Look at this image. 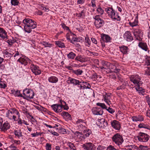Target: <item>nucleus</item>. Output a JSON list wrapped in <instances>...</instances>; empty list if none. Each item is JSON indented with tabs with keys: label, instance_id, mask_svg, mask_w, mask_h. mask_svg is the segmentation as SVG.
<instances>
[{
	"label": "nucleus",
	"instance_id": "nucleus-1",
	"mask_svg": "<svg viewBox=\"0 0 150 150\" xmlns=\"http://www.w3.org/2000/svg\"><path fill=\"white\" fill-rule=\"evenodd\" d=\"M24 24V29L25 32L30 33L33 29L37 27V23L34 20L29 18H25L22 22Z\"/></svg>",
	"mask_w": 150,
	"mask_h": 150
},
{
	"label": "nucleus",
	"instance_id": "nucleus-2",
	"mask_svg": "<svg viewBox=\"0 0 150 150\" xmlns=\"http://www.w3.org/2000/svg\"><path fill=\"white\" fill-rule=\"evenodd\" d=\"M105 9L108 16L112 19L115 20L117 21H120V17L118 15V13L117 12H115L112 8L107 7Z\"/></svg>",
	"mask_w": 150,
	"mask_h": 150
},
{
	"label": "nucleus",
	"instance_id": "nucleus-3",
	"mask_svg": "<svg viewBox=\"0 0 150 150\" xmlns=\"http://www.w3.org/2000/svg\"><path fill=\"white\" fill-rule=\"evenodd\" d=\"M102 66H96L97 68H100V69L103 71H105L107 73H110L111 72L110 69H112L114 68L115 66L111 64L110 63L103 61L102 62Z\"/></svg>",
	"mask_w": 150,
	"mask_h": 150
},
{
	"label": "nucleus",
	"instance_id": "nucleus-4",
	"mask_svg": "<svg viewBox=\"0 0 150 150\" xmlns=\"http://www.w3.org/2000/svg\"><path fill=\"white\" fill-rule=\"evenodd\" d=\"M23 94L19 95L20 97L26 99H31L33 98L34 93L33 91L30 89L26 88L23 90Z\"/></svg>",
	"mask_w": 150,
	"mask_h": 150
},
{
	"label": "nucleus",
	"instance_id": "nucleus-5",
	"mask_svg": "<svg viewBox=\"0 0 150 150\" xmlns=\"http://www.w3.org/2000/svg\"><path fill=\"white\" fill-rule=\"evenodd\" d=\"M130 81L132 82L136 86H139L141 82V78L138 75H134L131 76L129 78Z\"/></svg>",
	"mask_w": 150,
	"mask_h": 150
},
{
	"label": "nucleus",
	"instance_id": "nucleus-6",
	"mask_svg": "<svg viewBox=\"0 0 150 150\" xmlns=\"http://www.w3.org/2000/svg\"><path fill=\"white\" fill-rule=\"evenodd\" d=\"M149 137V136L147 134L142 132L139 133L138 135L137 136L138 140L142 142H147Z\"/></svg>",
	"mask_w": 150,
	"mask_h": 150
},
{
	"label": "nucleus",
	"instance_id": "nucleus-7",
	"mask_svg": "<svg viewBox=\"0 0 150 150\" xmlns=\"http://www.w3.org/2000/svg\"><path fill=\"white\" fill-rule=\"evenodd\" d=\"M112 140L116 144L118 145L122 144L124 141L122 136L119 134H115L112 137Z\"/></svg>",
	"mask_w": 150,
	"mask_h": 150
},
{
	"label": "nucleus",
	"instance_id": "nucleus-8",
	"mask_svg": "<svg viewBox=\"0 0 150 150\" xmlns=\"http://www.w3.org/2000/svg\"><path fill=\"white\" fill-rule=\"evenodd\" d=\"M30 67L32 71L35 75H38L41 74V70L38 66L32 63H30Z\"/></svg>",
	"mask_w": 150,
	"mask_h": 150
},
{
	"label": "nucleus",
	"instance_id": "nucleus-9",
	"mask_svg": "<svg viewBox=\"0 0 150 150\" xmlns=\"http://www.w3.org/2000/svg\"><path fill=\"white\" fill-rule=\"evenodd\" d=\"M133 33L137 40L139 41L142 40L143 34L141 30L139 29H135L134 30Z\"/></svg>",
	"mask_w": 150,
	"mask_h": 150
},
{
	"label": "nucleus",
	"instance_id": "nucleus-10",
	"mask_svg": "<svg viewBox=\"0 0 150 150\" xmlns=\"http://www.w3.org/2000/svg\"><path fill=\"white\" fill-rule=\"evenodd\" d=\"M94 25L97 28H99L103 25L104 21L99 16H96L94 17Z\"/></svg>",
	"mask_w": 150,
	"mask_h": 150
},
{
	"label": "nucleus",
	"instance_id": "nucleus-11",
	"mask_svg": "<svg viewBox=\"0 0 150 150\" xmlns=\"http://www.w3.org/2000/svg\"><path fill=\"white\" fill-rule=\"evenodd\" d=\"M18 61L24 66L30 64L32 63L31 60L26 57H21L18 60Z\"/></svg>",
	"mask_w": 150,
	"mask_h": 150
},
{
	"label": "nucleus",
	"instance_id": "nucleus-12",
	"mask_svg": "<svg viewBox=\"0 0 150 150\" xmlns=\"http://www.w3.org/2000/svg\"><path fill=\"white\" fill-rule=\"evenodd\" d=\"M111 124L112 127L116 130H119L121 128L120 122L116 120H113L111 121Z\"/></svg>",
	"mask_w": 150,
	"mask_h": 150
},
{
	"label": "nucleus",
	"instance_id": "nucleus-13",
	"mask_svg": "<svg viewBox=\"0 0 150 150\" xmlns=\"http://www.w3.org/2000/svg\"><path fill=\"white\" fill-rule=\"evenodd\" d=\"M51 107L56 112H60L62 111V106L60 104H55L52 105Z\"/></svg>",
	"mask_w": 150,
	"mask_h": 150
},
{
	"label": "nucleus",
	"instance_id": "nucleus-14",
	"mask_svg": "<svg viewBox=\"0 0 150 150\" xmlns=\"http://www.w3.org/2000/svg\"><path fill=\"white\" fill-rule=\"evenodd\" d=\"M7 32L3 28L0 27V37L4 40L8 39Z\"/></svg>",
	"mask_w": 150,
	"mask_h": 150
},
{
	"label": "nucleus",
	"instance_id": "nucleus-15",
	"mask_svg": "<svg viewBox=\"0 0 150 150\" xmlns=\"http://www.w3.org/2000/svg\"><path fill=\"white\" fill-rule=\"evenodd\" d=\"M13 133L15 135L16 138H17L18 139H20L22 137L23 135L22 132L20 129H16L14 130Z\"/></svg>",
	"mask_w": 150,
	"mask_h": 150
},
{
	"label": "nucleus",
	"instance_id": "nucleus-16",
	"mask_svg": "<svg viewBox=\"0 0 150 150\" xmlns=\"http://www.w3.org/2000/svg\"><path fill=\"white\" fill-rule=\"evenodd\" d=\"M79 85H80L79 87H80V88L81 89H89L91 88L90 84L87 82L81 81Z\"/></svg>",
	"mask_w": 150,
	"mask_h": 150
},
{
	"label": "nucleus",
	"instance_id": "nucleus-17",
	"mask_svg": "<svg viewBox=\"0 0 150 150\" xmlns=\"http://www.w3.org/2000/svg\"><path fill=\"white\" fill-rule=\"evenodd\" d=\"M124 38L128 41H131L133 40V38L130 32L126 31L124 34Z\"/></svg>",
	"mask_w": 150,
	"mask_h": 150
},
{
	"label": "nucleus",
	"instance_id": "nucleus-18",
	"mask_svg": "<svg viewBox=\"0 0 150 150\" xmlns=\"http://www.w3.org/2000/svg\"><path fill=\"white\" fill-rule=\"evenodd\" d=\"M111 93H105V94H103V96L105 101L109 105H110L109 103L110 102V99Z\"/></svg>",
	"mask_w": 150,
	"mask_h": 150
},
{
	"label": "nucleus",
	"instance_id": "nucleus-19",
	"mask_svg": "<svg viewBox=\"0 0 150 150\" xmlns=\"http://www.w3.org/2000/svg\"><path fill=\"white\" fill-rule=\"evenodd\" d=\"M10 125L9 123L6 121L3 124H2L1 128L0 129L1 131L5 132L10 128Z\"/></svg>",
	"mask_w": 150,
	"mask_h": 150
},
{
	"label": "nucleus",
	"instance_id": "nucleus-20",
	"mask_svg": "<svg viewBox=\"0 0 150 150\" xmlns=\"http://www.w3.org/2000/svg\"><path fill=\"white\" fill-rule=\"evenodd\" d=\"M101 38L103 42H110L111 40V38L110 36L104 34L101 35Z\"/></svg>",
	"mask_w": 150,
	"mask_h": 150
},
{
	"label": "nucleus",
	"instance_id": "nucleus-21",
	"mask_svg": "<svg viewBox=\"0 0 150 150\" xmlns=\"http://www.w3.org/2000/svg\"><path fill=\"white\" fill-rule=\"evenodd\" d=\"M8 112L10 113L12 115L16 116L17 115L18 117H20V114L17 110L15 108H11L8 110Z\"/></svg>",
	"mask_w": 150,
	"mask_h": 150
},
{
	"label": "nucleus",
	"instance_id": "nucleus-22",
	"mask_svg": "<svg viewBox=\"0 0 150 150\" xmlns=\"http://www.w3.org/2000/svg\"><path fill=\"white\" fill-rule=\"evenodd\" d=\"M74 133L80 140L84 139H85V136L83 135L82 132L76 131L74 132Z\"/></svg>",
	"mask_w": 150,
	"mask_h": 150
},
{
	"label": "nucleus",
	"instance_id": "nucleus-23",
	"mask_svg": "<svg viewBox=\"0 0 150 150\" xmlns=\"http://www.w3.org/2000/svg\"><path fill=\"white\" fill-rule=\"evenodd\" d=\"M119 48L120 52L123 54H127L128 53L129 49L127 47L123 45L122 46L119 47Z\"/></svg>",
	"mask_w": 150,
	"mask_h": 150
},
{
	"label": "nucleus",
	"instance_id": "nucleus-24",
	"mask_svg": "<svg viewBox=\"0 0 150 150\" xmlns=\"http://www.w3.org/2000/svg\"><path fill=\"white\" fill-rule=\"evenodd\" d=\"M83 147L87 150H93L92 144L90 143H87L83 144Z\"/></svg>",
	"mask_w": 150,
	"mask_h": 150
},
{
	"label": "nucleus",
	"instance_id": "nucleus-25",
	"mask_svg": "<svg viewBox=\"0 0 150 150\" xmlns=\"http://www.w3.org/2000/svg\"><path fill=\"white\" fill-rule=\"evenodd\" d=\"M6 116L9 119L11 120H13L14 121H16L17 120L16 116L12 115L10 113L8 112V110L6 112Z\"/></svg>",
	"mask_w": 150,
	"mask_h": 150
},
{
	"label": "nucleus",
	"instance_id": "nucleus-26",
	"mask_svg": "<svg viewBox=\"0 0 150 150\" xmlns=\"http://www.w3.org/2000/svg\"><path fill=\"white\" fill-rule=\"evenodd\" d=\"M132 118V121L134 122L142 121L144 120L143 116L140 115L133 116Z\"/></svg>",
	"mask_w": 150,
	"mask_h": 150
},
{
	"label": "nucleus",
	"instance_id": "nucleus-27",
	"mask_svg": "<svg viewBox=\"0 0 150 150\" xmlns=\"http://www.w3.org/2000/svg\"><path fill=\"white\" fill-rule=\"evenodd\" d=\"M48 80L51 83H56L58 81V79L56 76H52L48 77Z\"/></svg>",
	"mask_w": 150,
	"mask_h": 150
},
{
	"label": "nucleus",
	"instance_id": "nucleus-28",
	"mask_svg": "<svg viewBox=\"0 0 150 150\" xmlns=\"http://www.w3.org/2000/svg\"><path fill=\"white\" fill-rule=\"evenodd\" d=\"M139 47L142 50L147 51L148 50V47L146 43L144 42H139L138 44Z\"/></svg>",
	"mask_w": 150,
	"mask_h": 150
},
{
	"label": "nucleus",
	"instance_id": "nucleus-29",
	"mask_svg": "<svg viewBox=\"0 0 150 150\" xmlns=\"http://www.w3.org/2000/svg\"><path fill=\"white\" fill-rule=\"evenodd\" d=\"M137 91H138L139 95H142L144 96L145 94V91L144 89L142 87H140V85L139 86H137L135 87Z\"/></svg>",
	"mask_w": 150,
	"mask_h": 150
},
{
	"label": "nucleus",
	"instance_id": "nucleus-30",
	"mask_svg": "<svg viewBox=\"0 0 150 150\" xmlns=\"http://www.w3.org/2000/svg\"><path fill=\"white\" fill-rule=\"evenodd\" d=\"M61 114L67 120H70L71 118V115L67 112L63 111L61 113Z\"/></svg>",
	"mask_w": 150,
	"mask_h": 150
},
{
	"label": "nucleus",
	"instance_id": "nucleus-31",
	"mask_svg": "<svg viewBox=\"0 0 150 150\" xmlns=\"http://www.w3.org/2000/svg\"><path fill=\"white\" fill-rule=\"evenodd\" d=\"M127 150H138L139 148L134 145H128L126 146Z\"/></svg>",
	"mask_w": 150,
	"mask_h": 150
},
{
	"label": "nucleus",
	"instance_id": "nucleus-32",
	"mask_svg": "<svg viewBox=\"0 0 150 150\" xmlns=\"http://www.w3.org/2000/svg\"><path fill=\"white\" fill-rule=\"evenodd\" d=\"M95 120L96 121V125L98 126L100 128L102 127V123L104 121V119H98L97 120V118H96Z\"/></svg>",
	"mask_w": 150,
	"mask_h": 150
},
{
	"label": "nucleus",
	"instance_id": "nucleus-33",
	"mask_svg": "<svg viewBox=\"0 0 150 150\" xmlns=\"http://www.w3.org/2000/svg\"><path fill=\"white\" fill-rule=\"evenodd\" d=\"M69 81H70L71 83L75 85H78L79 87L80 85L79 84H80L81 81H79V80L74 79L71 78L69 80Z\"/></svg>",
	"mask_w": 150,
	"mask_h": 150
},
{
	"label": "nucleus",
	"instance_id": "nucleus-34",
	"mask_svg": "<svg viewBox=\"0 0 150 150\" xmlns=\"http://www.w3.org/2000/svg\"><path fill=\"white\" fill-rule=\"evenodd\" d=\"M96 110H94V115H101L103 114V111L101 108L96 107Z\"/></svg>",
	"mask_w": 150,
	"mask_h": 150
},
{
	"label": "nucleus",
	"instance_id": "nucleus-35",
	"mask_svg": "<svg viewBox=\"0 0 150 150\" xmlns=\"http://www.w3.org/2000/svg\"><path fill=\"white\" fill-rule=\"evenodd\" d=\"M91 133V130L86 129L83 131V134L85 136V138L89 137V135Z\"/></svg>",
	"mask_w": 150,
	"mask_h": 150
},
{
	"label": "nucleus",
	"instance_id": "nucleus-36",
	"mask_svg": "<svg viewBox=\"0 0 150 150\" xmlns=\"http://www.w3.org/2000/svg\"><path fill=\"white\" fill-rule=\"evenodd\" d=\"M138 127L139 128H144L150 130V126L147 124L141 123L139 125Z\"/></svg>",
	"mask_w": 150,
	"mask_h": 150
},
{
	"label": "nucleus",
	"instance_id": "nucleus-37",
	"mask_svg": "<svg viewBox=\"0 0 150 150\" xmlns=\"http://www.w3.org/2000/svg\"><path fill=\"white\" fill-rule=\"evenodd\" d=\"M7 86L6 83L2 79H0V88L4 89Z\"/></svg>",
	"mask_w": 150,
	"mask_h": 150
},
{
	"label": "nucleus",
	"instance_id": "nucleus-38",
	"mask_svg": "<svg viewBox=\"0 0 150 150\" xmlns=\"http://www.w3.org/2000/svg\"><path fill=\"white\" fill-rule=\"evenodd\" d=\"M58 129V132L62 134H69V132L68 130H67L65 129L62 127H59Z\"/></svg>",
	"mask_w": 150,
	"mask_h": 150
},
{
	"label": "nucleus",
	"instance_id": "nucleus-39",
	"mask_svg": "<svg viewBox=\"0 0 150 150\" xmlns=\"http://www.w3.org/2000/svg\"><path fill=\"white\" fill-rule=\"evenodd\" d=\"M40 44H42L45 47H51L52 46V44H50L48 42L44 41L43 40H41L40 42Z\"/></svg>",
	"mask_w": 150,
	"mask_h": 150
},
{
	"label": "nucleus",
	"instance_id": "nucleus-40",
	"mask_svg": "<svg viewBox=\"0 0 150 150\" xmlns=\"http://www.w3.org/2000/svg\"><path fill=\"white\" fill-rule=\"evenodd\" d=\"M7 150H19L14 144H11L6 149Z\"/></svg>",
	"mask_w": 150,
	"mask_h": 150
},
{
	"label": "nucleus",
	"instance_id": "nucleus-41",
	"mask_svg": "<svg viewBox=\"0 0 150 150\" xmlns=\"http://www.w3.org/2000/svg\"><path fill=\"white\" fill-rule=\"evenodd\" d=\"M85 11L83 10L80 13H76L77 16L78 17L83 18L85 16Z\"/></svg>",
	"mask_w": 150,
	"mask_h": 150
},
{
	"label": "nucleus",
	"instance_id": "nucleus-42",
	"mask_svg": "<svg viewBox=\"0 0 150 150\" xmlns=\"http://www.w3.org/2000/svg\"><path fill=\"white\" fill-rule=\"evenodd\" d=\"M55 44L57 45L58 47L61 48L65 47L64 44L61 41H57L55 42Z\"/></svg>",
	"mask_w": 150,
	"mask_h": 150
},
{
	"label": "nucleus",
	"instance_id": "nucleus-43",
	"mask_svg": "<svg viewBox=\"0 0 150 150\" xmlns=\"http://www.w3.org/2000/svg\"><path fill=\"white\" fill-rule=\"evenodd\" d=\"M76 56V54L72 52H70L67 55L68 58L70 59H74Z\"/></svg>",
	"mask_w": 150,
	"mask_h": 150
},
{
	"label": "nucleus",
	"instance_id": "nucleus-44",
	"mask_svg": "<svg viewBox=\"0 0 150 150\" xmlns=\"http://www.w3.org/2000/svg\"><path fill=\"white\" fill-rule=\"evenodd\" d=\"M144 71H145L144 74L146 75L150 76V68L147 67L144 68Z\"/></svg>",
	"mask_w": 150,
	"mask_h": 150
},
{
	"label": "nucleus",
	"instance_id": "nucleus-45",
	"mask_svg": "<svg viewBox=\"0 0 150 150\" xmlns=\"http://www.w3.org/2000/svg\"><path fill=\"white\" fill-rule=\"evenodd\" d=\"M73 71L74 74L78 76L81 75L83 73V71L80 69L73 70Z\"/></svg>",
	"mask_w": 150,
	"mask_h": 150
},
{
	"label": "nucleus",
	"instance_id": "nucleus-46",
	"mask_svg": "<svg viewBox=\"0 0 150 150\" xmlns=\"http://www.w3.org/2000/svg\"><path fill=\"white\" fill-rule=\"evenodd\" d=\"M78 129L79 131H83L86 129V127L83 124H79L77 125Z\"/></svg>",
	"mask_w": 150,
	"mask_h": 150
},
{
	"label": "nucleus",
	"instance_id": "nucleus-47",
	"mask_svg": "<svg viewBox=\"0 0 150 150\" xmlns=\"http://www.w3.org/2000/svg\"><path fill=\"white\" fill-rule=\"evenodd\" d=\"M75 59L81 62H83L85 61V59L81 55L77 56L76 57Z\"/></svg>",
	"mask_w": 150,
	"mask_h": 150
},
{
	"label": "nucleus",
	"instance_id": "nucleus-48",
	"mask_svg": "<svg viewBox=\"0 0 150 150\" xmlns=\"http://www.w3.org/2000/svg\"><path fill=\"white\" fill-rule=\"evenodd\" d=\"M67 145L71 149L73 150H75L76 149L74 144L71 142H68L67 143Z\"/></svg>",
	"mask_w": 150,
	"mask_h": 150
},
{
	"label": "nucleus",
	"instance_id": "nucleus-49",
	"mask_svg": "<svg viewBox=\"0 0 150 150\" xmlns=\"http://www.w3.org/2000/svg\"><path fill=\"white\" fill-rule=\"evenodd\" d=\"M85 42L86 45L88 46L90 45L91 41L88 36H86L85 37Z\"/></svg>",
	"mask_w": 150,
	"mask_h": 150
},
{
	"label": "nucleus",
	"instance_id": "nucleus-50",
	"mask_svg": "<svg viewBox=\"0 0 150 150\" xmlns=\"http://www.w3.org/2000/svg\"><path fill=\"white\" fill-rule=\"evenodd\" d=\"M96 11L99 16V15H102L104 12L103 10L100 7L97 8Z\"/></svg>",
	"mask_w": 150,
	"mask_h": 150
},
{
	"label": "nucleus",
	"instance_id": "nucleus-51",
	"mask_svg": "<svg viewBox=\"0 0 150 150\" xmlns=\"http://www.w3.org/2000/svg\"><path fill=\"white\" fill-rule=\"evenodd\" d=\"M139 148V150H150V148L147 146L140 145Z\"/></svg>",
	"mask_w": 150,
	"mask_h": 150
},
{
	"label": "nucleus",
	"instance_id": "nucleus-52",
	"mask_svg": "<svg viewBox=\"0 0 150 150\" xmlns=\"http://www.w3.org/2000/svg\"><path fill=\"white\" fill-rule=\"evenodd\" d=\"M75 36L74 34L71 32H70L68 33L67 34L66 38L67 40L69 41L70 40V39H71V37L72 36Z\"/></svg>",
	"mask_w": 150,
	"mask_h": 150
},
{
	"label": "nucleus",
	"instance_id": "nucleus-53",
	"mask_svg": "<svg viewBox=\"0 0 150 150\" xmlns=\"http://www.w3.org/2000/svg\"><path fill=\"white\" fill-rule=\"evenodd\" d=\"M4 54H5L6 57L7 58H11L12 56V54L8 52L6 50H4Z\"/></svg>",
	"mask_w": 150,
	"mask_h": 150
},
{
	"label": "nucleus",
	"instance_id": "nucleus-54",
	"mask_svg": "<svg viewBox=\"0 0 150 150\" xmlns=\"http://www.w3.org/2000/svg\"><path fill=\"white\" fill-rule=\"evenodd\" d=\"M138 21L137 19H135L134 21L133 22H129V25L132 27H134L137 25Z\"/></svg>",
	"mask_w": 150,
	"mask_h": 150
},
{
	"label": "nucleus",
	"instance_id": "nucleus-55",
	"mask_svg": "<svg viewBox=\"0 0 150 150\" xmlns=\"http://www.w3.org/2000/svg\"><path fill=\"white\" fill-rule=\"evenodd\" d=\"M71 42L74 44V42L76 41H79V40L77 38L75 37V35L74 36L71 37V40L70 39V40H69Z\"/></svg>",
	"mask_w": 150,
	"mask_h": 150
},
{
	"label": "nucleus",
	"instance_id": "nucleus-56",
	"mask_svg": "<svg viewBox=\"0 0 150 150\" xmlns=\"http://www.w3.org/2000/svg\"><path fill=\"white\" fill-rule=\"evenodd\" d=\"M76 124L77 125L79 124H85L84 121L83 120L78 119L77 121L76 122Z\"/></svg>",
	"mask_w": 150,
	"mask_h": 150
},
{
	"label": "nucleus",
	"instance_id": "nucleus-57",
	"mask_svg": "<svg viewBox=\"0 0 150 150\" xmlns=\"http://www.w3.org/2000/svg\"><path fill=\"white\" fill-rule=\"evenodd\" d=\"M11 3L12 5L14 6H17L18 5L19 1L18 0H11Z\"/></svg>",
	"mask_w": 150,
	"mask_h": 150
},
{
	"label": "nucleus",
	"instance_id": "nucleus-58",
	"mask_svg": "<svg viewBox=\"0 0 150 150\" xmlns=\"http://www.w3.org/2000/svg\"><path fill=\"white\" fill-rule=\"evenodd\" d=\"M97 105L98 106H100L102 108L106 109L107 107L105 104L103 103H97Z\"/></svg>",
	"mask_w": 150,
	"mask_h": 150
},
{
	"label": "nucleus",
	"instance_id": "nucleus-59",
	"mask_svg": "<svg viewBox=\"0 0 150 150\" xmlns=\"http://www.w3.org/2000/svg\"><path fill=\"white\" fill-rule=\"evenodd\" d=\"M145 65L148 66L150 65V58L148 57L145 60Z\"/></svg>",
	"mask_w": 150,
	"mask_h": 150
},
{
	"label": "nucleus",
	"instance_id": "nucleus-60",
	"mask_svg": "<svg viewBox=\"0 0 150 150\" xmlns=\"http://www.w3.org/2000/svg\"><path fill=\"white\" fill-rule=\"evenodd\" d=\"M60 25H61L62 28L64 30H69L70 31V30L69 29V28L68 27L66 26L64 23H62Z\"/></svg>",
	"mask_w": 150,
	"mask_h": 150
},
{
	"label": "nucleus",
	"instance_id": "nucleus-61",
	"mask_svg": "<svg viewBox=\"0 0 150 150\" xmlns=\"http://www.w3.org/2000/svg\"><path fill=\"white\" fill-rule=\"evenodd\" d=\"M45 147L46 150H51L52 147L51 144L48 143H47L46 144Z\"/></svg>",
	"mask_w": 150,
	"mask_h": 150
},
{
	"label": "nucleus",
	"instance_id": "nucleus-62",
	"mask_svg": "<svg viewBox=\"0 0 150 150\" xmlns=\"http://www.w3.org/2000/svg\"><path fill=\"white\" fill-rule=\"evenodd\" d=\"M96 66L98 67L99 66V61L98 59H94V67L97 68L96 67Z\"/></svg>",
	"mask_w": 150,
	"mask_h": 150
},
{
	"label": "nucleus",
	"instance_id": "nucleus-63",
	"mask_svg": "<svg viewBox=\"0 0 150 150\" xmlns=\"http://www.w3.org/2000/svg\"><path fill=\"white\" fill-rule=\"evenodd\" d=\"M6 42L8 44V46H9L10 47L13 45V43L10 39H8Z\"/></svg>",
	"mask_w": 150,
	"mask_h": 150
},
{
	"label": "nucleus",
	"instance_id": "nucleus-64",
	"mask_svg": "<svg viewBox=\"0 0 150 150\" xmlns=\"http://www.w3.org/2000/svg\"><path fill=\"white\" fill-rule=\"evenodd\" d=\"M145 98L146 101L150 107V97L149 96H146Z\"/></svg>",
	"mask_w": 150,
	"mask_h": 150
}]
</instances>
